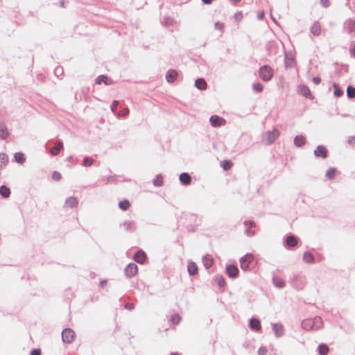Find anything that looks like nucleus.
Wrapping results in <instances>:
<instances>
[{"label":"nucleus","mask_w":355,"mask_h":355,"mask_svg":"<svg viewBox=\"0 0 355 355\" xmlns=\"http://www.w3.org/2000/svg\"><path fill=\"white\" fill-rule=\"evenodd\" d=\"M322 327V321L320 317L306 319L302 322V327L305 330H318Z\"/></svg>","instance_id":"obj_1"},{"label":"nucleus","mask_w":355,"mask_h":355,"mask_svg":"<svg viewBox=\"0 0 355 355\" xmlns=\"http://www.w3.org/2000/svg\"><path fill=\"white\" fill-rule=\"evenodd\" d=\"M279 136V132L277 128H274L271 131L266 132L262 137L263 141L267 144H272L275 140Z\"/></svg>","instance_id":"obj_2"},{"label":"nucleus","mask_w":355,"mask_h":355,"mask_svg":"<svg viewBox=\"0 0 355 355\" xmlns=\"http://www.w3.org/2000/svg\"><path fill=\"white\" fill-rule=\"evenodd\" d=\"M259 77L263 81H269L273 76V70L268 65L262 66L259 71Z\"/></svg>","instance_id":"obj_3"},{"label":"nucleus","mask_w":355,"mask_h":355,"mask_svg":"<svg viewBox=\"0 0 355 355\" xmlns=\"http://www.w3.org/2000/svg\"><path fill=\"white\" fill-rule=\"evenodd\" d=\"M75 332L70 328L64 329L62 332V339L64 343H71L75 338Z\"/></svg>","instance_id":"obj_4"},{"label":"nucleus","mask_w":355,"mask_h":355,"mask_svg":"<svg viewBox=\"0 0 355 355\" xmlns=\"http://www.w3.org/2000/svg\"><path fill=\"white\" fill-rule=\"evenodd\" d=\"M254 256L251 254H247L240 259V266L243 270H247L249 268V265L253 261Z\"/></svg>","instance_id":"obj_5"},{"label":"nucleus","mask_w":355,"mask_h":355,"mask_svg":"<svg viewBox=\"0 0 355 355\" xmlns=\"http://www.w3.org/2000/svg\"><path fill=\"white\" fill-rule=\"evenodd\" d=\"M138 271V267L135 263H129L125 268L124 272L126 277H134Z\"/></svg>","instance_id":"obj_6"},{"label":"nucleus","mask_w":355,"mask_h":355,"mask_svg":"<svg viewBox=\"0 0 355 355\" xmlns=\"http://www.w3.org/2000/svg\"><path fill=\"white\" fill-rule=\"evenodd\" d=\"M344 28L348 33H355V20L348 19L344 22Z\"/></svg>","instance_id":"obj_7"},{"label":"nucleus","mask_w":355,"mask_h":355,"mask_svg":"<svg viewBox=\"0 0 355 355\" xmlns=\"http://www.w3.org/2000/svg\"><path fill=\"white\" fill-rule=\"evenodd\" d=\"M272 330L276 337L279 338L284 334V329L281 323H274L272 324Z\"/></svg>","instance_id":"obj_8"},{"label":"nucleus","mask_w":355,"mask_h":355,"mask_svg":"<svg viewBox=\"0 0 355 355\" xmlns=\"http://www.w3.org/2000/svg\"><path fill=\"white\" fill-rule=\"evenodd\" d=\"M209 121L212 126L218 127L225 123V120L217 115H213L210 117Z\"/></svg>","instance_id":"obj_9"},{"label":"nucleus","mask_w":355,"mask_h":355,"mask_svg":"<svg viewBox=\"0 0 355 355\" xmlns=\"http://www.w3.org/2000/svg\"><path fill=\"white\" fill-rule=\"evenodd\" d=\"M226 271L230 277L234 278L238 276L239 269L235 265H229L226 267Z\"/></svg>","instance_id":"obj_10"},{"label":"nucleus","mask_w":355,"mask_h":355,"mask_svg":"<svg viewBox=\"0 0 355 355\" xmlns=\"http://www.w3.org/2000/svg\"><path fill=\"white\" fill-rule=\"evenodd\" d=\"M297 240L294 236L289 235L285 238L284 245L286 246L293 248V247H295V245H297Z\"/></svg>","instance_id":"obj_11"},{"label":"nucleus","mask_w":355,"mask_h":355,"mask_svg":"<svg viewBox=\"0 0 355 355\" xmlns=\"http://www.w3.org/2000/svg\"><path fill=\"white\" fill-rule=\"evenodd\" d=\"M314 155L316 157H321L322 158L327 157V150L326 148L323 146H318L317 148L314 150Z\"/></svg>","instance_id":"obj_12"},{"label":"nucleus","mask_w":355,"mask_h":355,"mask_svg":"<svg viewBox=\"0 0 355 355\" xmlns=\"http://www.w3.org/2000/svg\"><path fill=\"white\" fill-rule=\"evenodd\" d=\"M96 83L98 85L101 84L103 83L106 85H110L112 84V80L109 79L107 76L105 75H100L98 76L95 80Z\"/></svg>","instance_id":"obj_13"},{"label":"nucleus","mask_w":355,"mask_h":355,"mask_svg":"<svg viewBox=\"0 0 355 355\" xmlns=\"http://www.w3.org/2000/svg\"><path fill=\"white\" fill-rule=\"evenodd\" d=\"M245 225H248L249 227L246 229L245 234L248 236H252L254 234L255 232L252 230V227H255V223L252 220H245L244 222Z\"/></svg>","instance_id":"obj_14"},{"label":"nucleus","mask_w":355,"mask_h":355,"mask_svg":"<svg viewBox=\"0 0 355 355\" xmlns=\"http://www.w3.org/2000/svg\"><path fill=\"white\" fill-rule=\"evenodd\" d=\"M178 75V72L175 70H168L166 75V79L168 83H173L176 80Z\"/></svg>","instance_id":"obj_15"},{"label":"nucleus","mask_w":355,"mask_h":355,"mask_svg":"<svg viewBox=\"0 0 355 355\" xmlns=\"http://www.w3.org/2000/svg\"><path fill=\"white\" fill-rule=\"evenodd\" d=\"M9 132L5 123L0 122V138L6 139L9 136Z\"/></svg>","instance_id":"obj_16"},{"label":"nucleus","mask_w":355,"mask_h":355,"mask_svg":"<svg viewBox=\"0 0 355 355\" xmlns=\"http://www.w3.org/2000/svg\"><path fill=\"white\" fill-rule=\"evenodd\" d=\"M78 199L74 196L69 197L65 200V205L70 208H73L78 205Z\"/></svg>","instance_id":"obj_17"},{"label":"nucleus","mask_w":355,"mask_h":355,"mask_svg":"<svg viewBox=\"0 0 355 355\" xmlns=\"http://www.w3.org/2000/svg\"><path fill=\"white\" fill-rule=\"evenodd\" d=\"M146 258V254L142 251H137L134 255L135 261L139 263H143L145 261Z\"/></svg>","instance_id":"obj_18"},{"label":"nucleus","mask_w":355,"mask_h":355,"mask_svg":"<svg viewBox=\"0 0 355 355\" xmlns=\"http://www.w3.org/2000/svg\"><path fill=\"white\" fill-rule=\"evenodd\" d=\"M180 181L182 182L184 185H188L191 183V178L189 173H182L180 175Z\"/></svg>","instance_id":"obj_19"},{"label":"nucleus","mask_w":355,"mask_h":355,"mask_svg":"<svg viewBox=\"0 0 355 355\" xmlns=\"http://www.w3.org/2000/svg\"><path fill=\"white\" fill-rule=\"evenodd\" d=\"M311 33L315 36L320 35L321 33V26L318 21H315L311 28Z\"/></svg>","instance_id":"obj_20"},{"label":"nucleus","mask_w":355,"mask_h":355,"mask_svg":"<svg viewBox=\"0 0 355 355\" xmlns=\"http://www.w3.org/2000/svg\"><path fill=\"white\" fill-rule=\"evenodd\" d=\"M249 326L255 331H259L261 328L259 320L256 318H251L250 320Z\"/></svg>","instance_id":"obj_21"},{"label":"nucleus","mask_w":355,"mask_h":355,"mask_svg":"<svg viewBox=\"0 0 355 355\" xmlns=\"http://www.w3.org/2000/svg\"><path fill=\"white\" fill-rule=\"evenodd\" d=\"M202 263L206 268H209L213 264V258L211 255L207 254L202 257Z\"/></svg>","instance_id":"obj_22"},{"label":"nucleus","mask_w":355,"mask_h":355,"mask_svg":"<svg viewBox=\"0 0 355 355\" xmlns=\"http://www.w3.org/2000/svg\"><path fill=\"white\" fill-rule=\"evenodd\" d=\"M305 141H306L305 137L302 135H297L294 138V144L297 147L302 146L305 144Z\"/></svg>","instance_id":"obj_23"},{"label":"nucleus","mask_w":355,"mask_h":355,"mask_svg":"<svg viewBox=\"0 0 355 355\" xmlns=\"http://www.w3.org/2000/svg\"><path fill=\"white\" fill-rule=\"evenodd\" d=\"M63 144L61 141H58L55 144L54 148H51L50 150V153L53 155H57L60 150L62 148Z\"/></svg>","instance_id":"obj_24"},{"label":"nucleus","mask_w":355,"mask_h":355,"mask_svg":"<svg viewBox=\"0 0 355 355\" xmlns=\"http://www.w3.org/2000/svg\"><path fill=\"white\" fill-rule=\"evenodd\" d=\"M187 270L189 275H194L198 272V267L194 262H190L188 263Z\"/></svg>","instance_id":"obj_25"},{"label":"nucleus","mask_w":355,"mask_h":355,"mask_svg":"<svg viewBox=\"0 0 355 355\" xmlns=\"http://www.w3.org/2000/svg\"><path fill=\"white\" fill-rule=\"evenodd\" d=\"M195 85L199 89H205L207 83L203 78H198L195 82Z\"/></svg>","instance_id":"obj_26"},{"label":"nucleus","mask_w":355,"mask_h":355,"mask_svg":"<svg viewBox=\"0 0 355 355\" xmlns=\"http://www.w3.org/2000/svg\"><path fill=\"white\" fill-rule=\"evenodd\" d=\"M303 261L307 263H311L314 262V257L309 252H305L303 254Z\"/></svg>","instance_id":"obj_27"},{"label":"nucleus","mask_w":355,"mask_h":355,"mask_svg":"<svg viewBox=\"0 0 355 355\" xmlns=\"http://www.w3.org/2000/svg\"><path fill=\"white\" fill-rule=\"evenodd\" d=\"M272 282L274 285L277 288H282L285 286V282L280 277H273Z\"/></svg>","instance_id":"obj_28"},{"label":"nucleus","mask_w":355,"mask_h":355,"mask_svg":"<svg viewBox=\"0 0 355 355\" xmlns=\"http://www.w3.org/2000/svg\"><path fill=\"white\" fill-rule=\"evenodd\" d=\"M333 87L334 89V95L335 97H340L343 95V91L339 87V85L334 83L333 84Z\"/></svg>","instance_id":"obj_29"},{"label":"nucleus","mask_w":355,"mask_h":355,"mask_svg":"<svg viewBox=\"0 0 355 355\" xmlns=\"http://www.w3.org/2000/svg\"><path fill=\"white\" fill-rule=\"evenodd\" d=\"M0 194L3 198H8L10 194V189L3 185L0 187Z\"/></svg>","instance_id":"obj_30"},{"label":"nucleus","mask_w":355,"mask_h":355,"mask_svg":"<svg viewBox=\"0 0 355 355\" xmlns=\"http://www.w3.org/2000/svg\"><path fill=\"white\" fill-rule=\"evenodd\" d=\"M318 352L320 355H327L329 352V347L325 344H320L318 346Z\"/></svg>","instance_id":"obj_31"},{"label":"nucleus","mask_w":355,"mask_h":355,"mask_svg":"<svg viewBox=\"0 0 355 355\" xmlns=\"http://www.w3.org/2000/svg\"><path fill=\"white\" fill-rule=\"evenodd\" d=\"M130 204L128 200H123L120 201L119 203V207L123 211H126L130 208Z\"/></svg>","instance_id":"obj_32"},{"label":"nucleus","mask_w":355,"mask_h":355,"mask_svg":"<svg viewBox=\"0 0 355 355\" xmlns=\"http://www.w3.org/2000/svg\"><path fill=\"white\" fill-rule=\"evenodd\" d=\"M14 157L15 162L17 163L23 164L25 161V157L22 153H15Z\"/></svg>","instance_id":"obj_33"},{"label":"nucleus","mask_w":355,"mask_h":355,"mask_svg":"<svg viewBox=\"0 0 355 355\" xmlns=\"http://www.w3.org/2000/svg\"><path fill=\"white\" fill-rule=\"evenodd\" d=\"M8 163V156L5 153H0V168L5 166Z\"/></svg>","instance_id":"obj_34"},{"label":"nucleus","mask_w":355,"mask_h":355,"mask_svg":"<svg viewBox=\"0 0 355 355\" xmlns=\"http://www.w3.org/2000/svg\"><path fill=\"white\" fill-rule=\"evenodd\" d=\"M300 92L302 95L307 97L311 94L309 89L305 85L300 86Z\"/></svg>","instance_id":"obj_35"},{"label":"nucleus","mask_w":355,"mask_h":355,"mask_svg":"<svg viewBox=\"0 0 355 355\" xmlns=\"http://www.w3.org/2000/svg\"><path fill=\"white\" fill-rule=\"evenodd\" d=\"M347 95L349 98L355 97V88L352 86H348L347 88Z\"/></svg>","instance_id":"obj_36"},{"label":"nucleus","mask_w":355,"mask_h":355,"mask_svg":"<svg viewBox=\"0 0 355 355\" xmlns=\"http://www.w3.org/2000/svg\"><path fill=\"white\" fill-rule=\"evenodd\" d=\"M162 183H163L162 176L160 174L157 175L155 179L153 181V184L155 187H160L162 185Z\"/></svg>","instance_id":"obj_37"},{"label":"nucleus","mask_w":355,"mask_h":355,"mask_svg":"<svg viewBox=\"0 0 355 355\" xmlns=\"http://www.w3.org/2000/svg\"><path fill=\"white\" fill-rule=\"evenodd\" d=\"M215 280L217 282L219 287H223L225 286V279L223 276L221 275H217L215 277Z\"/></svg>","instance_id":"obj_38"},{"label":"nucleus","mask_w":355,"mask_h":355,"mask_svg":"<svg viewBox=\"0 0 355 355\" xmlns=\"http://www.w3.org/2000/svg\"><path fill=\"white\" fill-rule=\"evenodd\" d=\"M252 89L256 92H261L263 90V86L259 83H254L252 85Z\"/></svg>","instance_id":"obj_39"},{"label":"nucleus","mask_w":355,"mask_h":355,"mask_svg":"<svg viewBox=\"0 0 355 355\" xmlns=\"http://www.w3.org/2000/svg\"><path fill=\"white\" fill-rule=\"evenodd\" d=\"M93 162L94 160L92 158L86 157L83 159V165L86 167L90 166L92 165Z\"/></svg>","instance_id":"obj_40"},{"label":"nucleus","mask_w":355,"mask_h":355,"mask_svg":"<svg viewBox=\"0 0 355 355\" xmlns=\"http://www.w3.org/2000/svg\"><path fill=\"white\" fill-rule=\"evenodd\" d=\"M335 171H336L335 168H330L326 172V177L329 179H333L334 178Z\"/></svg>","instance_id":"obj_41"},{"label":"nucleus","mask_w":355,"mask_h":355,"mask_svg":"<svg viewBox=\"0 0 355 355\" xmlns=\"http://www.w3.org/2000/svg\"><path fill=\"white\" fill-rule=\"evenodd\" d=\"M181 320V318L178 314L171 315V321L175 324H178Z\"/></svg>","instance_id":"obj_42"},{"label":"nucleus","mask_w":355,"mask_h":355,"mask_svg":"<svg viewBox=\"0 0 355 355\" xmlns=\"http://www.w3.org/2000/svg\"><path fill=\"white\" fill-rule=\"evenodd\" d=\"M123 226L126 230H130L133 229L134 223L131 221H126L123 224Z\"/></svg>","instance_id":"obj_43"},{"label":"nucleus","mask_w":355,"mask_h":355,"mask_svg":"<svg viewBox=\"0 0 355 355\" xmlns=\"http://www.w3.org/2000/svg\"><path fill=\"white\" fill-rule=\"evenodd\" d=\"M52 178L55 181H58V180H61V178H62L61 173L58 171H53L52 173Z\"/></svg>","instance_id":"obj_44"},{"label":"nucleus","mask_w":355,"mask_h":355,"mask_svg":"<svg viewBox=\"0 0 355 355\" xmlns=\"http://www.w3.org/2000/svg\"><path fill=\"white\" fill-rule=\"evenodd\" d=\"M293 62V58L291 56L289 57L288 55H286L285 56V64L286 66H291Z\"/></svg>","instance_id":"obj_45"},{"label":"nucleus","mask_w":355,"mask_h":355,"mask_svg":"<svg viewBox=\"0 0 355 355\" xmlns=\"http://www.w3.org/2000/svg\"><path fill=\"white\" fill-rule=\"evenodd\" d=\"M55 75L57 77H59L62 75L63 73V69L61 67H57L54 70Z\"/></svg>","instance_id":"obj_46"},{"label":"nucleus","mask_w":355,"mask_h":355,"mask_svg":"<svg viewBox=\"0 0 355 355\" xmlns=\"http://www.w3.org/2000/svg\"><path fill=\"white\" fill-rule=\"evenodd\" d=\"M222 167L225 169V170H227L229 168H230L231 167V163L230 162L227 161V160H225L222 163Z\"/></svg>","instance_id":"obj_47"},{"label":"nucleus","mask_w":355,"mask_h":355,"mask_svg":"<svg viewBox=\"0 0 355 355\" xmlns=\"http://www.w3.org/2000/svg\"><path fill=\"white\" fill-rule=\"evenodd\" d=\"M119 105V101H114L110 106V109H111V111L113 112V113H115L116 112V106Z\"/></svg>","instance_id":"obj_48"},{"label":"nucleus","mask_w":355,"mask_h":355,"mask_svg":"<svg viewBox=\"0 0 355 355\" xmlns=\"http://www.w3.org/2000/svg\"><path fill=\"white\" fill-rule=\"evenodd\" d=\"M347 143L349 145H354L355 144V136H349L347 137Z\"/></svg>","instance_id":"obj_49"},{"label":"nucleus","mask_w":355,"mask_h":355,"mask_svg":"<svg viewBox=\"0 0 355 355\" xmlns=\"http://www.w3.org/2000/svg\"><path fill=\"white\" fill-rule=\"evenodd\" d=\"M214 26L216 29H218L220 31H222L224 28V24L223 23H220L219 21H217L214 24Z\"/></svg>","instance_id":"obj_50"},{"label":"nucleus","mask_w":355,"mask_h":355,"mask_svg":"<svg viewBox=\"0 0 355 355\" xmlns=\"http://www.w3.org/2000/svg\"><path fill=\"white\" fill-rule=\"evenodd\" d=\"M128 114H129V109L126 107L119 114V116H126L128 115Z\"/></svg>","instance_id":"obj_51"},{"label":"nucleus","mask_w":355,"mask_h":355,"mask_svg":"<svg viewBox=\"0 0 355 355\" xmlns=\"http://www.w3.org/2000/svg\"><path fill=\"white\" fill-rule=\"evenodd\" d=\"M267 353V349L264 347H261L258 349L259 355H266Z\"/></svg>","instance_id":"obj_52"},{"label":"nucleus","mask_w":355,"mask_h":355,"mask_svg":"<svg viewBox=\"0 0 355 355\" xmlns=\"http://www.w3.org/2000/svg\"><path fill=\"white\" fill-rule=\"evenodd\" d=\"M320 3L324 8H327L329 6V0H320Z\"/></svg>","instance_id":"obj_53"},{"label":"nucleus","mask_w":355,"mask_h":355,"mask_svg":"<svg viewBox=\"0 0 355 355\" xmlns=\"http://www.w3.org/2000/svg\"><path fill=\"white\" fill-rule=\"evenodd\" d=\"M31 355H41V350L40 349H34L31 351Z\"/></svg>","instance_id":"obj_54"},{"label":"nucleus","mask_w":355,"mask_h":355,"mask_svg":"<svg viewBox=\"0 0 355 355\" xmlns=\"http://www.w3.org/2000/svg\"><path fill=\"white\" fill-rule=\"evenodd\" d=\"M312 81L315 85H318L321 82V79L320 77L316 76L313 78Z\"/></svg>","instance_id":"obj_55"},{"label":"nucleus","mask_w":355,"mask_h":355,"mask_svg":"<svg viewBox=\"0 0 355 355\" xmlns=\"http://www.w3.org/2000/svg\"><path fill=\"white\" fill-rule=\"evenodd\" d=\"M243 17V15L241 12H236L234 14V18L236 20H241Z\"/></svg>","instance_id":"obj_56"},{"label":"nucleus","mask_w":355,"mask_h":355,"mask_svg":"<svg viewBox=\"0 0 355 355\" xmlns=\"http://www.w3.org/2000/svg\"><path fill=\"white\" fill-rule=\"evenodd\" d=\"M125 309L131 310L134 308V304L132 303H127L125 306Z\"/></svg>","instance_id":"obj_57"},{"label":"nucleus","mask_w":355,"mask_h":355,"mask_svg":"<svg viewBox=\"0 0 355 355\" xmlns=\"http://www.w3.org/2000/svg\"><path fill=\"white\" fill-rule=\"evenodd\" d=\"M263 17H264V12H259V13H258V15H257V18H258V19H259V20L263 19Z\"/></svg>","instance_id":"obj_58"},{"label":"nucleus","mask_w":355,"mask_h":355,"mask_svg":"<svg viewBox=\"0 0 355 355\" xmlns=\"http://www.w3.org/2000/svg\"><path fill=\"white\" fill-rule=\"evenodd\" d=\"M213 0H202L205 4H211Z\"/></svg>","instance_id":"obj_59"},{"label":"nucleus","mask_w":355,"mask_h":355,"mask_svg":"<svg viewBox=\"0 0 355 355\" xmlns=\"http://www.w3.org/2000/svg\"><path fill=\"white\" fill-rule=\"evenodd\" d=\"M351 51H352V55L355 57V45L353 46Z\"/></svg>","instance_id":"obj_60"},{"label":"nucleus","mask_w":355,"mask_h":355,"mask_svg":"<svg viewBox=\"0 0 355 355\" xmlns=\"http://www.w3.org/2000/svg\"><path fill=\"white\" fill-rule=\"evenodd\" d=\"M107 283L106 280H102L100 282L101 286H103L104 284Z\"/></svg>","instance_id":"obj_61"},{"label":"nucleus","mask_w":355,"mask_h":355,"mask_svg":"<svg viewBox=\"0 0 355 355\" xmlns=\"http://www.w3.org/2000/svg\"><path fill=\"white\" fill-rule=\"evenodd\" d=\"M230 1H233L235 3H238L240 1V0H230Z\"/></svg>","instance_id":"obj_62"},{"label":"nucleus","mask_w":355,"mask_h":355,"mask_svg":"<svg viewBox=\"0 0 355 355\" xmlns=\"http://www.w3.org/2000/svg\"><path fill=\"white\" fill-rule=\"evenodd\" d=\"M171 355H178L177 353H171Z\"/></svg>","instance_id":"obj_63"},{"label":"nucleus","mask_w":355,"mask_h":355,"mask_svg":"<svg viewBox=\"0 0 355 355\" xmlns=\"http://www.w3.org/2000/svg\"><path fill=\"white\" fill-rule=\"evenodd\" d=\"M60 3H61L62 6H63V5H64V2H63V1H61V2H60Z\"/></svg>","instance_id":"obj_64"}]
</instances>
